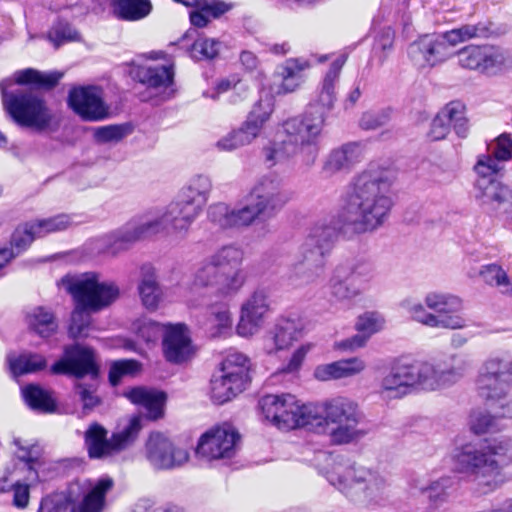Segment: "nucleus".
Here are the masks:
<instances>
[{
	"mask_svg": "<svg viewBox=\"0 0 512 512\" xmlns=\"http://www.w3.org/2000/svg\"><path fill=\"white\" fill-rule=\"evenodd\" d=\"M394 173L375 165L354 177L337 215L317 223L307 238L327 254L340 232H373L384 225L394 205Z\"/></svg>",
	"mask_w": 512,
	"mask_h": 512,
	"instance_id": "1",
	"label": "nucleus"
},
{
	"mask_svg": "<svg viewBox=\"0 0 512 512\" xmlns=\"http://www.w3.org/2000/svg\"><path fill=\"white\" fill-rule=\"evenodd\" d=\"M346 60L347 56L341 54L331 63L316 99L305 114L283 123L286 138L274 143L265 152L270 165L291 158L305 167H311L316 162L326 116L336 101V84Z\"/></svg>",
	"mask_w": 512,
	"mask_h": 512,
	"instance_id": "2",
	"label": "nucleus"
},
{
	"mask_svg": "<svg viewBox=\"0 0 512 512\" xmlns=\"http://www.w3.org/2000/svg\"><path fill=\"white\" fill-rule=\"evenodd\" d=\"M476 389L491 411H472L468 419L469 430L482 436L507 429L512 411V358L509 352L491 355L482 363Z\"/></svg>",
	"mask_w": 512,
	"mask_h": 512,
	"instance_id": "3",
	"label": "nucleus"
},
{
	"mask_svg": "<svg viewBox=\"0 0 512 512\" xmlns=\"http://www.w3.org/2000/svg\"><path fill=\"white\" fill-rule=\"evenodd\" d=\"M61 77L62 73L57 71L40 72L32 68L16 71L12 79H5L0 84L4 109L21 127L31 128L37 132L55 130L58 126L56 116L42 98L30 91L17 90L14 92L8 89L13 83L52 88Z\"/></svg>",
	"mask_w": 512,
	"mask_h": 512,
	"instance_id": "4",
	"label": "nucleus"
},
{
	"mask_svg": "<svg viewBox=\"0 0 512 512\" xmlns=\"http://www.w3.org/2000/svg\"><path fill=\"white\" fill-rule=\"evenodd\" d=\"M200 214L201 212L177 198L159 215L145 216L128 222L108 235L106 252L115 256L127 250L135 242L161 232L183 238Z\"/></svg>",
	"mask_w": 512,
	"mask_h": 512,
	"instance_id": "5",
	"label": "nucleus"
},
{
	"mask_svg": "<svg viewBox=\"0 0 512 512\" xmlns=\"http://www.w3.org/2000/svg\"><path fill=\"white\" fill-rule=\"evenodd\" d=\"M328 482L355 506L374 510L390 497V484L380 470L357 463L337 462L325 474Z\"/></svg>",
	"mask_w": 512,
	"mask_h": 512,
	"instance_id": "6",
	"label": "nucleus"
},
{
	"mask_svg": "<svg viewBox=\"0 0 512 512\" xmlns=\"http://www.w3.org/2000/svg\"><path fill=\"white\" fill-rule=\"evenodd\" d=\"M509 450V440L465 443L457 446L452 459L459 472L476 482L481 493H489L500 486L505 477L501 457Z\"/></svg>",
	"mask_w": 512,
	"mask_h": 512,
	"instance_id": "7",
	"label": "nucleus"
},
{
	"mask_svg": "<svg viewBox=\"0 0 512 512\" xmlns=\"http://www.w3.org/2000/svg\"><path fill=\"white\" fill-rule=\"evenodd\" d=\"M312 429L326 434L331 443L341 445L360 440L365 431L359 427L362 412L358 404L344 396L314 403Z\"/></svg>",
	"mask_w": 512,
	"mask_h": 512,
	"instance_id": "8",
	"label": "nucleus"
},
{
	"mask_svg": "<svg viewBox=\"0 0 512 512\" xmlns=\"http://www.w3.org/2000/svg\"><path fill=\"white\" fill-rule=\"evenodd\" d=\"M511 158L512 138L510 134L503 133L488 144L487 153L480 154L473 167L477 175L474 184L477 198L494 208L510 197L509 186L503 185L496 177L505 170Z\"/></svg>",
	"mask_w": 512,
	"mask_h": 512,
	"instance_id": "9",
	"label": "nucleus"
},
{
	"mask_svg": "<svg viewBox=\"0 0 512 512\" xmlns=\"http://www.w3.org/2000/svg\"><path fill=\"white\" fill-rule=\"evenodd\" d=\"M399 305L412 321L428 328L460 330L468 326L461 313L463 300L451 293L433 290L424 295L423 301L407 297Z\"/></svg>",
	"mask_w": 512,
	"mask_h": 512,
	"instance_id": "10",
	"label": "nucleus"
},
{
	"mask_svg": "<svg viewBox=\"0 0 512 512\" xmlns=\"http://www.w3.org/2000/svg\"><path fill=\"white\" fill-rule=\"evenodd\" d=\"M243 252L234 246H225L206 258L193 279L195 288H213L220 296L236 295L246 281V273L240 268Z\"/></svg>",
	"mask_w": 512,
	"mask_h": 512,
	"instance_id": "11",
	"label": "nucleus"
},
{
	"mask_svg": "<svg viewBox=\"0 0 512 512\" xmlns=\"http://www.w3.org/2000/svg\"><path fill=\"white\" fill-rule=\"evenodd\" d=\"M477 36L478 28L474 25H464L443 34H426L410 44L408 56L416 67L432 68L449 59L455 46Z\"/></svg>",
	"mask_w": 512,
	"mask_h": 512,
	"instance_id": "12",
	"label": "nucleus"
},
{
	"mask_svg": "<svg viewBox=\"0 0 512 512\" xmlns=\"http://www.w3.org/2000/svg\"><path fill=\"white\" fill-rule=\"evenodd\" d=\"M62 284L72 296L74 304L99 312L113 304L120 295L115 282L102 279L99 274L89 272L78 276H66Z\"/></svg>",
	"mask_w": 512,
	"mask_h": 512,
	"instance_id": "13",
	"label": "nucleus"
},
{
	"mask_svg": "<svg viewBox=\"0 0 512 512\" xmlns=\"http://www.w3.org/2000/svg\"><path fill=\"white\" fill-rule=\"evenodd\" d=\"M265 421L279 430L312 426L314 403H303L291 394L266 395L259 401Z\"/></svg>",
	"mask_w": 512,
	"mask_h": 512,
	"instance_id": "14",
	"label": "nucleus"
},
{
	"mask_svg": "<svg viewBox=\"0 0 512 512\" xmlns=\"http://www.w3.org/2000/svg\"><path fill=\"white\" fill-rule=\"evenodd\" d=\"M250 360L240 352L229 353L218 374L211 380V398L217 404L230 401L243 392L250 380Z\"/></svg>",
	"mask_w": 512,
	"mask_h": 512,
	"instance_id": "15",
	"label": "nucleus"
},
{
	"mask_svg": "<svg viewBox=\"0 0 512 512\" xmlns=\"http://www.w3.org/2000/svg\"><path fill=\"white\" fill-rule=\"evenodd\" d=\"M141 419L131 417L128 422L107 439V430L93 423L85 432V445L90 458L101 459L112 456L130 446L141 430Z\"/></svg>",
	"mask_w": 512,
	"mask_h": 512,
	"instance_id": "16",
	"label": "nucleus"
},
{
	"mask_svg": "<svg viewBox=\"0 0 512 512\" xmlns=\"http://www.w3.org/2000/svg\"><path fill=\"white\" fill-rule=\"evenodd\" d=\"M14 451L18 464L16 471L24 475L23 481L17 480L12 485L13 505L23 509L27 507L30 498V486L40 480L39 471L43 464L41 449L22 439H14Z\"/></svg>",
	"mask_w": 512,
	"mask_h": 512,
	"instance_id": "17",
	"label": "nucleus"
},
{
	"mask_svg": "<svg viewBox=\"0 0 512 512\" xmlns=\"http://www.w3.org/2000/svg\"><path fill=\"white\" fill-rule=\"evenodd\" d=\"M239 443L240 434L233 427L215 426L199 437L195 453L208 463H227L236 456Z\"/></svg>",
	"mask_w": 512,
	"mask_h": 512,
	"instance_id": "18",
	"label": "nucleus"
},
{
	"mask_svg": "<svg viewBox=\"0 0 512 512\" xmlns=\"http://www.w3.org/2000/svg\"><path fill=\"white\" fill-rule=\"evenodd\" d=\"M461 68L493 76L502 72L509 60V51L493 45H468L457 52Z\"/></svg>",
	"mask_w": 512,
	"mask_h": 512,
	"instance_id": "19",
	"label": "nucleus"
},
{
	"mask_svg": "<svg viewBox=\"0 0 512 512\" xmlns=\"http://www.w3.org/2000/svg\"><path fill=\"white\" fill-rule=\"evenodd\" d=\"M410 386L425 391H435L457 382L464 375V364L442 369L428 360L406 362Z\"/></svg>",
	"mask_w": 512,
	"mask_h": 512,
	"instance_id": "20",
	"label": "nucleus"
},
{
	"mask_svg": "<svg viewBox=\"0 0 512 512\" xmlns=\"http://www.w3.org/2000/svg\"><path fill=\"white\" fill-rule=\"evenodd\" d=\"M144 456L154 470L177 469L190 459L186 448L177 446L161 432L149 434L144 446Z\"/></svg>",
	"mask_w": 512,
	"mask_h": 512,
	"instance_id": "21",
	"label": "nucleus"
},
{
	"mask_svg": "<svg viewBox=\"0 0 512 512\" xmlns=\"http://www.w3.org/2000/svg\"><path fill=\"white\" fill-rule=\"evenodd\" d=\"M262 216H267L266 211L248 194L235 208L225 203H216L209 208V217L222 227H248Z\"/></svg>",
	"mask_w": 512,
	"mask_h": 512,
	"instance_id": "22",
	"label": "nucleus"
},
{
	"mask_svg": "<svg viewBox=\"0 0 512 512\" xmlns=\"http://www.w3.org/2000/svg\"><path fill=\"white\" fill-rule=\"evenodd\" d=\"M270 311V299L264 289L255 290L240 307L236 332L240 337L251 338L261 330Z\"/></svg>",
	"mask_w": 512,
	"mask_h": 512,
	"instance_id": "23",
	"label": "nucleus"
},
{
	"mask_svg": "<svg viewBox=\"0 0 512 512\" xmlns=\"http://www.w3.org/2000/svg\"><path fill=\"white\" fill-rule=\"evenodd\" d=\"M302 331L300 322L281 318L261 337V349L270 356L289 350L302 337Z\"/></svg>",
	"mask_w": 512,
	"mask_h": 512,
	"instance_id": "24",
	"label": "nucleus"
},
{
	"mask_svg": "<svg viewBox=\"0 0 512 512\" xmlns=\"http://www.w3.org/2000/svg\"><path fill=\"white\" fill-rule=\"evenodd\" d=\"M51 372L53 374L72 375L77 378L84 375L95 376L97 366L94 352L90 348L79 344L67 346L62 358L51 366Z\"/></svg>",
	"mask_w": 512,
	"mask_h": 512,
	"instance_id": "25",
	"label": "nucleus"
},
{
	"mask_svg": "<svg viewBox=\"0 0 512 512\" xmlns=\"http://www.w3.org/2000/svg\"><path fill=\"white\" fill-rule=\"evenodd\" d=\"M326 256V252L306 238L293 264L292 277L300 284L315 282L323 272Z\"/></svg>",
	"mask_w": 512,
	"mask_h": 512,
	"instance_id": "26",
	"label": "nucleus"
},
{
	"mask_svg": "<svg viewBox=\"0 0 512 512\" xmlns=\"http://www.w3.org/2000/svg\"><path fill=\"white\" fill-rule=\"evenodd\" d=\"M69 105L82 119L100 121L107 117L108 107L103 100V93L96 86H81L69 93Z\"/></svg>",
	"mask_w": 512,
	"mask_h": 512,
	"instance_id": "27",
	"label": "nucleus"
},
{
	"mask_svg": "<svg viewBox=\"0 0 512 512\" xmlns=\"http://www.w3.org/2000/svg\"><path fill=\"white\" fill-rule=\"evenodd\" d=\"M131 73L135 79L153 90L154 94L163 100L170 98L175 92L173 64H139Z\"/></svg>",
	"mask_w": 512,
	"mask_h": 512,
	"instance_id": "28",
	"label": "nucleus"
},
{
	"mask_svg": "<svg viewBox=\"0 0 512 512\" xmlns=\"http://www.w3.org/2000/svg\"><path fill=\"white\" fill-rule=\"evenodd\" d=\"M162 346L165 359L175 364L186 362L195 354L189 330L181 323L165 326Z\"/></svg>",
	"mask_w": 512,
	"mask_h": 512,
	"instance_id": "29",
	"label": "nucleus"
},
{
	"mask_svg": "<svg viewBox=\"0 0 512 512\" xmlns=\"http://www.w3.org/2000/svg\"><path fill=\"white\" fill-rule=\"evenodd\" d=\"M309 67V62L304 59L289 58L285 60L276 67L273 73L272 82L269 85L270 94L282 96L295 92L303 83V71Z\"/></svg>",
	"mask_w": 512,
	"mask_h": 512,
	"instance_id": "30",
	"label": "nucleus"
},
{
	"mask_svg": "<svg viewBox=\"0 0 512 512\" xmlns=\"http://www.w3.org/2000/svg\"><path fill=\"white\" fill-rule=\"evenodd\" d=\"M248 195L266 211L267 216L279 211L288 201V194L275 179L264 177L258 180Z\"/></svg>",
	"mask_w": 512,
	"mask_h": 512,
	"instance_id": "31",
	"label": "nucleus"
},
{
	"mask_svg": "<svg viewBox=\"0 0 512 512\" xmlns=\"http://www.w3.org/2000/svg\"><path fill=\"white\" fill-rule=\"evenodd\" d=\"M273 112L274 101L272 98L263 99L261 97L253 106L245 121L237 128L246 145H250L260 136Z\"/></svg>",
	"mask_w": 512,
	"mask_h": 512,
	"instance_id": "32",
	"label": "nucleus"
},
{
	"mask_svg": "<svg viewBox=\"0 0 512 512\" xmlns=\"http://www.w3.org/2000/svg\"><path fill=\"white\" fill-rule=\"evenodd\" d=\"M367 368L364 359L350 357L315 367L313 376L319 381L340 380L362 374Z\"/></svg>",
	"mask_w": 512,
	"mask_h": 512,
	"instance_id": "33",
	"label": "nucleus"
},
{
	"mask_svg": "<svg viewBox=\"0 0 512 512\" xmlns=\"http://www.w3.org/2000/svg\"><path fill=\"white\" fill-rule=\"evenodd\" d=\"M348 272L346 265L334 268L328 282L329 296L333 302H348L362 294V289L348 278Z\"/></svg>",
	"mask_w": 512,
	"mask_h": 512,
	"instance_id": "34",
	"label": "nucleus"
},
{
	"mask_svg": "<svg viewBox=\"0 0 512 512\" xmlns=\"http://www.w3.org/2000/svg\"><path fill=\"white\" fill-rule=\"evenodd\" d=\"M113 480L110 477H102L96 481H86L83 484V498L75 508L77 512H101L105 495L112 488Z\"/></svg>",
	"mask_w": 512,
	"mask_h": 512,
	"instance_id": "35",
	"label": "nucleus"
},
{
	"mask_svg": "<svg viewBox=\"0 0 512 512\" xmlns=\"http://www.w3.org/2000/svg\"><path fill=\"white\" fill-rule=\"evenodd\" d=\"M363 157V148L358 143H348L332 150L327 156L323 171L329 175L350 169Z\"/></svg>",
	"mask_w": 512,
	"mask_h": 512,
	"instance_id": "36",
	"label": "nucleus"
},
{
	"mask_svg": "<svg viewBox=\"0 0 512 512\" xmlns=\"http://www.w3.org/2000/svg\"><path fill=\"white\" fill-rule=\"evenodd\" d=\"M410 387L406 362H401L392 367L390 372L383 377L379 393L385 400L398 399L403 397Z\"/></svg>",
	"mask_w": 512,
	"mask_h": 512,
	"instance_id": "37",
	"label": "nucleus"
},
{
	"mask_svg": "<svg viewBox=\"0 0 512 512\" xmlns=\"http://www.w3.org/2000/svg\"><path fill=\"white\" fill-rule=\"evenodd\" d=\"M125 396L134 404L146 410L149 419L156 420L163 416L166 401L165 393L144 387H136L125 393Z\"/></svg>",
	"mask_w": 512,
	"mask_h": 512,
	"instance_id": "38",
	"label": "nucleus"
},
{
	"mask_svg": "<svg viewBox=\"0 0 512 512\" xmlns=\"http://www.w3.org/2000/svg\"><path fill=\"white\" fill-rule=\"evenodd\" d=\"M138 292L142 304L147 309H157L162 300V290L157 281L155 268L150 264H144L140 268Z\"/></svg>",
	"mask_w": 512,
	"mask_h": 512,
	"instance_id": "39",
	"label": "nucleus"
},
{
	"mask_svg": "<svg viewBox=\"0 0 512 512\" xmlns=\"http://www.w3.org/2000/svg\"><path fill=\"white\" fill-rule=\"evenodd\" d=\"M211 188L210 179L207 176L198 175L189 181L177 198L202 213L208 201Z\"/></svg>",
	"mask_w": 512,
	"mask_h": 512,
	"instance_id": "40",
	"label": "nucleus"
},
{
	"mask_svg": "<svg viewBox=\"0 0 512 512\" xmlns=\"http://www.w3.org/2000/svg\"><path fill=\"white\" fill-rule=\"evenodd\" d=\"M36 236L32 222L19 226L12 235V249L0 250V277L4 275L7 264L21 251L25 250Z\"/></svg>",
	"mask_w": 512,
	"mask_h": 512,
	"instance_id": "41",
	"label": "nucleus"
},
{
	"mask_svg": "<svg viewBox=\"0 0 512 512\" xmlns=\"http://www.w3.org/2000/svg\"><path fill=\"white\" fill-rule=\"evenodd\" d=\"M26 321L28 327L42 338L51 337L58 330L54 313L42 306L30 310L26 315Z\"/></svg>",
	"mask_w": 512,
	"mask_h": 512,
	"instance_id": "42",
	"label": "nucleus"
},
{
	"mask_svg": "<svg viewBox=\"0 0 512 512\" xmlns=\"http://www.w3.org/2000/svg\"><path fill=\"white\" fill-rule=\"evenodd\" d=\"M232 323L230 309L228 306L221 304L209 309L203 326L211 337H221L230 332Z\"/></svg>",
	"mask_w": 512,
	"mask_h": 512,
	"instance_id": "43",
	"label": "nucleus"
},
{
	"mask_svg": "<svg viewBox=\"0 0 512 512\" xmlns=\"http://www.w3.org/2000/svg\"><path fill=\"white\" fill-rule=\"evenodd\" d=\"M231 5L222 1L211 0L202 1L196 6V9L190 12V21L192 25L202 28L205 27L211 18H218L231 9Z\"/></svg>",
	"mask_w": 512,
	"mask_h": 512,
	"instance_id": "44",
	"label": "nucleus"
},
{
	"mask_svg": "<svg viewBox=\"0 0 512 512\" xmlns=\"http://www.w3.org/2000/svg\"><path fill=\"white\" fill-rule=\"evenodd\" d=\"M116 15L123 20L137 21L146 17L152 8L149 0H111Z\"/></svg>",
	"mask_w": 512,
	"mask_h": 512,
	"instance_id": "45",
	"label": "nucleus"
},
{
	"mask_svg": "<svg viewBox=\"0 0 512 512\" xmlns=\"http://www.w3.org/2000/svg\"><path fill=\"white\" fill-rule=\"evenodd\" d=\"M75 215L58 214L52 217L37 219L32 222V228L38 238L44 237L50 233L65 231L78 222Z\"/></svg>",
	"mask_w": 512,
	"mask_h": 512,
	"instance_id": "46",
	"label": "nucleus"
},
{
	"mask_svg": "<svg viewBox=\"0 0 512 512\" xmlns=\"http://www.w3.org/2000/svg\"><path fill=\"white\" fill-rule=\"evenodd\" d=\"M8 363L13 376L34 373L46 367L44 356L34 353H24L17 356H9Z\"/></svg>",
	"mask_w": 512,
	"mask_h": 512,
	"instance_id": "47",
	"label": "nucleus"
},
{
	"mask_svg": "<svg viewBox=\"0 0 512 512\" xmlns=\"http://www.w3.org/2000/svg\"><path fill=\"white\" fill-rule=\"evenodd\" d=\"M439 115L453 127L459 137H466L469 126L468 119L465 114V106L457 101L448 103L439 112Z\"/></svg>",
	"mask_w": 512,
	"mask_h": 512,
	"instance_id": "48",
	"label": "nucleus"
},
{
	"mask_svg": "<svg viewBox=\"0 0 512 512\" xmlns=\"http://www.w3.org/2000/svg\"><path fill=\"white\" fill-rule=\"evenodd\" d=\"M222 48L218 39L199 34L188 49L189 56L195 61L212 60L216 58Z\"/></svg>",
	"mask_w": 512,
	"mask_h": 512,
	"instance_id": "49",
	"label": "nucleus"
},
{
	"mask_svg": "<svg viewBox=\"0 0 512 512\" xmlns=\"http://www.w3.org/2000/svg\"><path fill=\"white\" fill-rule=\"evenodd\" d=\"M22 395L27 405L38 411L52 412L55 401L49 391L37 385H28L22 389Z\"/></svg>",
	"mask_w": 512,
	"mask_h": 512,
	"instance_id": "50",
	"label": "nucleus"
},
{
	"mask_svg": "<svg viewBox=\"0 0 512 512\" xmlns=\"http://www.w3.org/2000/svg\"><path fill=\"white\" fill-rule=\"evenodd\" d=\"M315 344L313 342H304L296 347L287 359L283 362L278 372L282 374H297L307 357V355L314 349Z\"/></svg>",
	"mask_w": 512,
	"mask_h": 512,
	"instance_id": "51",
	"label": "nucleus"
},
{
	"mask_svg": "<svg viewBox=\"0 0 512 512\" xmlns=\"http://www.w3.org/2000/svg\"><path fill=\"white\" fill-rule=\"evenodd\" d=\"M479 275L483 281L501 292L508 291L510 280L507 272L498 264H488L481 267Z\"/></svg>",
	"mask_w": 512,
	"mask_h": 512,
	"instance_id": "52",
	"label": "nucleus"
},
{
	"mask_svg": "<svg viewBox=\"0 0 512 512\" xmlns=\"http://www.w3.org/2000/svg\"><path fill=\"white\" fill-rule=\"evenodd\" d=\"M92 311L75 304L71 314V323L69 326V335L72 338L83 337L87 335V330L91 324Z\"/></svg>",
	"mask_w": 512,
	"mask_h": 512,
	"instance_id": "53",
	"label": "nucleus"
},
{
	"mask_svg": "<svg viewBox=\"0 0 512 512\" xmlns=\"http://www.w3.org/2000/svg\"><path fill=\"white\" fill-rule=\"evenodd\" d=\"M384 325L385 320L381 314L369 311L358 316L355 329L369 339L375 333L380 332L384 328Z\"/></svg>",
	"mask_w": 512,
	"mask_h": 512,
	"instance_id": "54",
	"label": "nucleus"
},
{
	"mask_svg": "<svg viewBox=\"0 0 512 512\" xmlns=\"http://www.w3.org/2000/svg\"><path fill=\"white\" fill-rule=\"evenodd\" d=\"M348 278L362 289V293L368 289L375 277V268L368 262H357L351 268L348 267Z\"/></svg>",
	"mask_w": 512,
	"mask_h": 512,
	"instance_id": "55",
	"label": "nucleus"
},
{
	"mask_svg": "<svg viewBox=\"0 0 512 512\" xmlns=\"http://www.w3.org/2000/svg\"><path fill=\"white\" fill-rule=\"evenodd\" d=\"M166 325L167 324H159L150 319L143 318L138 319L133 324V329L141 339L150 343L158 340L160 335H164Z\"/></svg>",
	"mask_w": 512,
	"mask_h": 512,
	"instance_id": "56",
	"label": "nucleus"
},
{
	"mask_svg": "<svg viewBox=\"0 0 512 512\" xmlns=\"http://www.w3.org/2000/svg\"><path fill=\"white\" fill-rule=\"evenodd\" d=\"M79 33L73 29L69 23L58 21L56 22L48 33V39L56 46L69 41L79 40Z\"/></svg>",
	"mask_w": 512,
	"mask_h": 512,
	"instance_id": "57",
	"label": "nucleus"
},
{
	"mask_svg": "<svg viewBox=\"0 0 512 512\" xmlns=\"http://www.w3.org/2000/svg\"><path fill=\"white\" fill-rule=\"evenodd\" d=\"M141 369V365L136 360H120L114 362L109 371V381L112 385H117L120 379L126 375H135Z\"/></svg>",
	"mask_w": 512,
	"mask_h": 512,
	"instance_id": "58",
	"label": "nucleus"
},
{
	"mask_svg": "<svg viewBox=\"0 0 512 512\" xmlns=\"http://www.w3.org/2000/svg\"><path fill=\"white\" fill-rule=\"evenodd\" d=\"M127 129L122 125H108L93 130L94 138L99 143H114L123 139Z\"/></svg>",
	"mask_w": 512,
	"mask_h": 512,
	"instance_id": "59",
	"label": "nucleus"
},
{
	"mask_svg": "<svg viewBox=\"0 0 512 512\" xmlns=\"http://www.w3.org/2000/svg\"><path fill=\"white\" fill-rule=\"evenodd\" d=\"M243 85L238 75H230L218 80L211 94L205 93L207 97L217 99L220 95L232 90H243Z\"/></svg>",
	"mask_w": 512,
	"mask_h": 512,
	"instance_id": "60",
	"label": "nucleus"
},
{
	"mask_svg": "<svg viewBox=\"0 0 512 512\" xmlns=\"http://www.w3.org/2000/svg\"><path fill=\"white\" fill-rule=\"evenodd\" d=\"M244 146L247 145L244 143L237 128L231 130L226 135L222 136L215 143V147L217 148L218 151L221 152H233Z\"/></svg>",
	"mask_w": 512,
	"mask_h": 512,
	"instance_id": "61",
	"label": "nucleus"
},
{
	"mask_svg": "<svg viewBox=\"0 0 512 512\" xmlns=\"http://www.w3.org/2000/svg\"><path fill=\"white\" fill-rule=\"evenodd\" d=\"M390 119L388 110L368 111L363 113L360 125L364 129H376L385 125Z\"/></svg>",
	"mask_w": 512,
	"mask_h": 512,
	"instance_id": "62",
	"label": "nucleus"
},
{
	"mask_svg": "<svg viewBox=\"0 0 512 512\" xmlns=\"http://www.w3.org/2000/svg\"><path fill=\"white\" fill-rule=\"evenodd\" d=\"M450 483L451 481L449 478H440L435 481L428 482L426 493L433 504L436 505L443 501L445 492L449 488Z\"/></svg>",
	"mask_w": 512,
	"mask_h": 512,
	"instance_id": "63",
	"label": "nucleus"
},
{
	"mask_svg": "<svg viewBox=\"0 0 512 512\" xmlns=\"http://www.w3.org/2000/svg\"><path fill=\"white\" fill-rule=\"evenodd\" d=\"M450 132L449 123L446 122L439 113L432 120L428 137L433 141L444 139Z\"/></svg>",
	"mask_w": 512,
	"mask_h": 512,
	"instance_id": "64",
	"label": "nucleus"
}]
</instances>
